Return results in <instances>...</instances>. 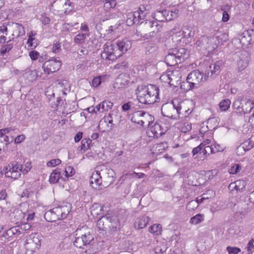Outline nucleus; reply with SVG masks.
I'll list each match as a JSON object with an SVG mask.
<instances>
[{"mask_svg":"<svg viewBox=\"0 0 254 254\" xmlns=\"http://www.w3.org/2000/svg\"><path fill=\"white\" fill-rule=\"evenodd\" d=\"M100 104V106H101V112L107 111L111 109L112 107L113 106V103L108 100H104Z\"/></svg>","mask_w":254,"mask_h":254,"instance_id":"c9c22d12","label":"nucleus"},{"mask_svg":"<svg viewBox=\"0 0 254 254\" xmlns=\"http://www.w3.org/2000/svg\"><path fill=\"white\" fill-rule=\"evenodd\" d=\"M189 56L185 48L172 49L170 50L165 56V61L168 66H174L184 62Z\"/></svg>","mask_w":254,"mask_h":254,"instance_id":"20e7f679","label":"nucleus"},{"mask_svg":"<svg viewBox=\"0 0 254 254\" xmlns=\"http://www.w3.org/2000/svg\"><path fill=\"white\" fill-rule=\"evenodd\" d=\"M220 67L218 63H215L209 65L205 71L204 80L207 79L209 76L214 78L216 75L220 72Z\"/></svg>","mask_w":254,"mask_h":254,"instance_id":"f3484780","label":"nucleus"},{"mask_svg":"<svg viewBox=\"0 0 254 254\" xmlns=\"http://www.w3.org/2000/svg\"><path fill=\"white\" fill-rule=\"evenodd\" d=\"M71 206L63 205L59 207L54 208L55 213L57 217H59V220L63 219L66 218L69 212L71 211Z\"/></svg>","mask_w":254,"mask_h":254,"instance_id":"2eb2a0df","label":"nucleus"},{"mask_svg":"<svg viewBox=\"0 0 254 254\" xmlns=\"http://www.w3.org/2000/svg\"><path fill=\"white\" fill-rule=\"evenodd\" d=\"M191 112L190 110H183L182 104L178 101H172L163 105L161 108V113L164 117L173 120H178L180 115L185 117L189 115Z\"/></svg>","mask_w":254,"mask_h":254,"instance_id":"7ed1b4c3","label":"nucleus"},{"mask_svg":"<svg viewBox=\"0 0 254 254\" xmlns=\"http://www.w3.org/2000/svg\"><path fill=\"white\" fill-rule=\"evenodd\" d=\"M8 28L7 26L3 25L0 27V43H3L6 41V37L4 34L7 35Z\"/></svg>","mask_w":254,"mask_h":254,"instance_id":"f704fd0d","label":"nucleus"},{"mask_svg":"<svg viewBox=\"0 0 254 254\" xmlns=\"http://www.w3.org/2000/svg\"><path fill=\"white\" fill-rule=\"evenodd\" d=\"M89 183L92 188L98 190H102L101 187H102L103 183L102 177L99 171H97L92 173L90 178Z\"/></svg>","mask_w":254,"mask_h":254,"instance_id":"ddd939ff","label":"nucleus"},{"mask_svg":"<svg viewBox=\"0 0 254 254\" xmlns=\"http://www.w3.org/2000/svg\"><path fill=\"white\" fill-rule=\"evenodd\" d=\"M86 37L85 34H78L75 36L74 41L76 44H81L84 42Z\"/></svg>","mask_w":254,"mask_h":254,"instance_id":"c03bdc74","label":"nucleus"},{"mask_svg":"<svg viewBox=\"0 0 254 254\" xmlns=\"http://www.w3.org/2000/svg\"><path fill=\"white\" fill-rule=\"evenodd\" d=\"M170 71H168L166 74H162L160 76V79L162 81H163L165 82L168 83V81H169V79H170Z\"/></svg>","mask_w":254,"mask_h":254,"instance_id":"0e129e2a","label":"nucleus"},{"mask_svg":"<svg viewBox=\"0 0 254 254\" xmlns=\"http://www.w3.org/2000/svg\"><path fill=\"white\" fill-rule=\"evenodd\" d=\"M154 118L148 113L142 111L135 112L133 117L131 118V121L137 123L138 124L143 126L145 124L149 125L152 122Z\"/></svg>","mask_w":254,"mask_h":254,"instance_id":"1a4fd4ad","label":"nucleus"},{"mask_svg":"<svg viewBox=\"0 0 254 254\" xmlns=\"http://www.w3.org/2000/svg\"><path fill=\"white\" fill-rule=\"evenodd\" d=\"M61 162V160L59 159H52L47 163V165L49 167H54L60 164Z\"/></svg>","mask_w":254,"mask_h":254,"instance_id":"603ef678","label":"nucleus"},{"mask_svg":"<svg viewBox=\"0 0 254 254\" xmlns=\"http://www.w3.org/2000/svg\"><path fill=\"white\" fill-rule=\"evenodd\" d=\"M203 214H197L190 218V223L191 224L197 225L203 221Z\"/></svg>","mask_w":254,"mask_h":254,"instance_id":"473e14b6","label":"nucleus"},{"mask_svg":"<svg viewBox=\"0 0 254 254\" xmlns=\"http://www.w3.org/2000/svg\"><path fill=\"white\" fill-rule=\"evenodd\" d=\"M147 14V12L144 11L140 7L138 10L134 11L132 14H131V16H132L133 21L134 22L136 20L137 21L144 19Z\"/></svg>","mask_w":254,"mask_h":254,"instance_id":"cd10ccee","label":"nucleus"},{"mask_svg":"<svg viewBox=\"0 0 254 254\" xmlns=\"http://www.w3.org/2000/svg\"><path fill=\"white\" fill-rule=\"evenodd\" d=\"M61 65V61L52 58L43 64L42 68L45 73L50 74L57 71L60 68Z\"/></svg>","mask_w":254,"mask_h":254,"instance_id":"9d476101","label":"nucleus"},{"mask_svg":"<svg viewBox=\"0 0 254 254\" xmlns=\"http://www.w3.org/2000/svg\"><path fill=\"white\" fill-rule=\"evenodd\" d=\"M203 74L199 70H194L190 72L187 78L189 87L187 90L197 88L201 82L203 81Z\"/></svg>","mask_w":254,"mask_h":254,"instance_id":"39448f33","label":"nucleus"},{"mask_svg":"<svg viewBox=\"0 0 254 254\" xmlns=\"http://www.w3.org/2000/svg\"><path fill=\"white\" fill-rule=\"evenodd\" d=\"M214 39L211 37L202 36L196 41V44L200 50H206L208 53H210L216 49Z\"/></svg>","mask_w":254,"mask_h":254,"instance_id":"0eeeda50","label":"nucleus"},{"mask_svg":"<svg viewBox=\"0 0 254 254\" xmlns=\"http://www.w3.org/2000/svg\"><path fill=\"white\" fill-rule=\"evenodd\" d=\"M25 138V136L23 134L18 135L14 139L15 144H19L22 142Z\"/></svg>","mask_w":254,"mask_h":254,"instance_id":"e2e57ef3","label":"nucleus"},{"mask_svg":"<svg viewBox=\"0 0 254 254\" xmlns=\"http://www.w3.org/2000/svg\"><path fill=\"white\" fill-rule=\"evenodd\" d=\"M137 99L143 104L151 105L159 102L160 98L159 88L153 84L141 86L136 90Z\"/></svg>","mask_w":254,"mask_h":254,"instance_id":"f03ea898","label":"nucleus"},{"mask_svg":"<svg viewBox=\"0 0 254 254\" xmlns=\"http://www.w3.org/2000/svg\"><path fill=\"white\" fill-rule=\"evenodd\" d=\"M212 39H215V43L216 44V48L218 46L222 45L224 42L228 40V35L225 33H223L217 31L215 34L214 37H212Z\"/></svg>","mask_w":254,"mask_h":254,"instance_id":"aec40b11","label":"nucleus"},{"mask_svg":"<svg viewBox=\"0 0 254 254\" xmlns=\"http://www.w3.org/2000/svg\"><path fill=\"white\" fill-rule=\"evenodd\" d=\"M179 10L175 9L174 11L169 10V13L167 14V21H171L178 17Z\"/></svg>","mask_w":254,"mask_h":254,"instance_id":"a18cd8bd","label":"nucleus"},{"mask_svg":"<svg viewBox=\"0 0 254 254\" xmlns=\"http://www.w3.org/2000/svg\"><path fill=\"white\" fill-rule=\"evenodd\" d=\"M108 216H104L98 219L97 222L96 227L98 231H106L107 225L109 224Z\"/></svg>","mask_w":254,"mask_h":254,"instance_id":"5701e85b","label":"nucleus"},{"mask_svg":"<svg viewBox=\"0 0 254 254\" xmlns=\"http://www.w3.org/2000/svg\"><path fill=\"white\" fill-rule=\"evenodd\" d=\"M166 129H163L161 125L156 123L151 127V132L154 137H159L164 134Z\"/></svg>","mask_w":254,"mask_h":254,"instance_id":"4be33fe9","label":"nucleus"},{"mask_svg":"<svg viewBox=\"0 0 254 254\" xmlns=\"http://www.w3.org/2000/svg\"><path fill=\"white\" fill-rule=\"evenodd\" d=\"M104 2V7L105 9L108 10L113 8L116 5V1L115 0H101Z\"/></svg>","mask_w":254,"mask_h":254,"instance_id":"4c0bfd02","label":"nucleus"},{"mask_svg":"<svg viewBox=\"0 0 254 254\" xmlns=\"http://www.w3.org/2000/svg\"><path fill=\"white\" fill-rule=\"evenodd\" d=\"M235 186L234 187L235 189L237 191H239L241 192L243 191V189L245 186V182L241 181H237L235 182Z\"/></svg>","mask_w":254,"mask_h":254,"instance_id":"49530a36","label":"nucleus"},{"mask_svg":"<svg viewBox=\"0 0 254 254\" xmlns=\"http://www.w3.org/2000/svg\"><path fill=\"white\" fill-rule=\"evenodd\" d=\"M226 249L229 254H237L241 251L240 249L237 247L228 246Z\"/></svg>","mask_w":254,"mask_h":254,"instance_id":"5fc2aeb1","label":"nucleus"},{"mask_svg":"<svg viewBox=\"0 0 254 254\" xmlns=\"http://www.w3.org/2000/svg\"><path fill=\"white\" fill-rule=\"evenodd\" d=\"M241 169V167L240 164H234L231 167L229 170V172L230 174H236Z\"/></svg>","mask_w":254,"mask_h":254,"instance_id":"09e8293b","label":"nucleus"},{"mask_svg":"<svg viewBox=\"0 0 254 254\" xmlns=\"http://www.w3.org/2000/svg\"><path fill=\"white\" fill-rule=\"evenodd\" d=\"M170 79L168 83L170 86L178 87L181 83V73L179 70L170 71Z\"/></svg>","mask_w":254,"mask_h":254,"instance_id":"dca6fc26","label":"nucleus"},{"mask_svg":"<svg viewBox=\"0 0 254 254\" xmlns=\"http://www.w3.org/2000/svg\"><path fill=\"white\" fill-rule=\"evenodd\" d=\"M134 108V104L132 102H128L124 104L122 106V109L124 112H127L129 110H132Z\"/></svg>","mask_w":254,"mask_h":254,"instance_id":"de8ad7c7","label":"nucleus"},{"mask_svg":"<svg viewBox=\"0 0 254 254\" xmlns=\"http://www.w3.org/2000/svg\"><path fill=\"white\" fill-rule=\"evenodd\" d=\"M198 206V200L190 201L187 205L186 208L189 211L195 210Z\"/></svg>","mask_w":254,"mask_h":254,"instance_id":"37998d69","label":"nucleus"},{"mask_svg":"<svg viewBox=\"0 0 254 254\" xmlns=\"http://www.w3.org/2000/svg\"><path fill=\"white\" fill-rule=\"evenodd\" d=\"M157 47L155 45L149 44L146 48V53L148 54H152L156 51Z\"/></svg>","mask_w":254,"mask_h":254,"instance_id":"6e6d98bb","label":"nucleus"},{"mask_svg":"<svg viewBox=\"0 0 254 254\" xmlns=\"http://www.w3.org/2000/svg\"><path fill=\"white\" fill-rule=\"evenodd\" d=\"M153 18L155 19V21L158 22L165 21V18L163 17L161 10L156 11L154 13Z\"/></svg>","mask_w":254,"mask_h":254,"instance_id":"79ce46f5","label":"nucleus"},{"mask_svg":"<svg viewBox=\"0 0 254 254\" xmlns=\"http://www.w3.org/2000/svg\"><path fill=\"white\" fill-rule=\"evenodd\" d=\"M29 55L32 61H35L39 57V53L36 51H31L29 52Z\"/></svg>","mask_w":254,"mask_h":254,"instance_id":"13d9d810","label":"nucleus"},{"mask_svg":"<svg viewBox=\"0 0 254 254\" xmlns=\"http://www.w3.org/2000/svg\"><path fill=\"white\" fill-rule=\"evenodd\" d=\"M101 83V79L100 76L95 77L92 80V86L94 87H97Z\"/></svg>","mask_w":254,"mask_h":254,"instance_id":"bf43d9fd","label":"nucleus"},{"mask_svg":"<svg viewBox=\"0 0 254 254\" xmlns=\"http://www.w3.org/2000/svg\"><path fill=\"white\" fill-rule=\"evenodd\" d=\"M221 10L223 11V15L222 20L223 22H227L230 18V16L228 13L224 9L222 8Z\"/></svg>","mask_w":254,"mask_h":254,"instance_id":"052dcab7","label":"nucleus"},{"mask_svg":"<svg viewBox=\"0 0 254 254\" xmlns=\"http://www.w3.org/2000/svg\"><path fill=\"white\" fill-rule=\"evenodd\" d=\"M28 39L27 40V44L31 47H34V48H36V46L38 45L37 43H36V45H34L33 41H35L36 39L32 37L31 35H28Z\"/></svg>","mask_w":254,"mask_h":254,"instance_id":"4d7b16f0","label":"nucleus"},{"mask_svg":"<svg viewBox=\"0 0 254 254\" xmlns=\"http://www.w3.org/2000/svg\"><path fill=\"white\" fill-rule=\"evenodd\" d=\"M61 51L60 43H56L53 46L52 51L55 53H59Z\"/></svg>","mask_w":254,"mask_h":254,"instance_id":"774afa93","label":"nucleus"},{"mask_svg":"<svg viewBox=\"0 0 254 254\" xmlns=\"http://www.w3.org/2000/svg\"><path fill=\"white\" fill-rule=\"evenodd\" d=\"M119 224V221L118 219L116 217H113V220H112L111 229L115 230L117 228Z\"/></svg>","mask_w":254,"mask_h":254,"instance_id":"338daca9","label":"nucleus"},{"mask_svg":"<svg viewBox=\"0 0 254 254\" xmlns=\"http://www.w3.org/2000/svg\"><path fill=\"white\" fill-rule=\"evenodd\" d=\"M161 29L162 26L158 24L157 21H153V24H152V26H151V28H150L149 32L148 33H144L143 34L142 33H141L140 34V36L141 37L144 38L145 39H148L150 37H153L154 35H155L159 31H160Z\"/></svg>","mask_w":254,"mask_h":254,"instance_id":"a211bd4d","label":"nucleus"},{"mask_svg":"<svg viewBox=\"0 0 254 254\" xmlns=\"http://www.w3.org/2000/svg\"><path fill=\"white\" fill-rule=\"evenodd\" d=\"M77 233L75 234V240L73 245L76 247L80 249H84V247H88L92 245L94 243V237L90 232L81 234V236H77Z\"/></svg>","mask_w":254,"mask_h":254,"instance_id":"423d86ee","label":"nucleus"},{"mask_svg":"<svg viewBox=\"0 0 254 254\" xmlns=\"http://www.w3.org/2000/svg\"><path fill=\"white\" fill-rule=\"evenodd\" d=\"M65 176L66 178L72 176L75 173L74 169L71 166H67L65 168Z\"/></svg>","mask_w":254,"mask_h":254,"instance_id":"3c124183","label":"nucleus"},{"mask_svg":"<svg viewBox=\"0 0 254 254\" xmlns=\"http://www.w3.org/2000/svg\"><path fill=\"white\" fill-rule=\"evenodd\" d=\"M21 234L20 228L19 226L13 227L6 231L0 237L1 240H13V236H18Z\"/></svg>","mask_w":254,"mask_h":254,"instance_id":"4468645a","label":"nucleus"},{"mask_svg":"<svg viewBox=\"0 0 254 254\" xmlns=\"http://www.w3.org/2000/svg\"><path fill=\"white\" fill-rule=\"evenodd\" d=\"M182 35L184 38L190 39L188 41L190 42L194 37V31L191 27L186 26L184 28Z\"/></svg>","mask_w":254,"mask_h":254,"instance_id":"c85d7f7f","label":"nucleus"},{"mask_svg":"<svg viewBox=\"0 0 254 254\" xmlns=\"http://www.w3.org/2000/svg\"><path fill=\"white\" fill-rule=\"evenodd\" d=\"M45 219L48 222H55L57 220H59V217H57L55 213L54 209L47 211L44 215Z\"/></svg>","mask_w":254,"mask_h":254,"instance_id":"c756f323","label":"nucleus"},{"mask_svg":"<svg viewBox=\"0 0 254 254\" xmlns=\"http://www.w3.org/2000/svg\"><path fill=\"white\" fill-rule=\"evenodd\" d=\"M153 24V21L150 20H145L140 22V28L142 29V31H139L138 33V35L140 36V34L142 33H148L151 26Z\"/></svg>","mask_w":254,"mask_h":254,"instance_id":"b1692460","label":"nucleus"},{"mask_svg":"<svg viewBox=\"0 0 254 254\" xmlns=\"http://www.w3.org/2000/svg\"><path fill=\"white\" fill-rule=\"evenodd\" d=\"M149 231L154 235H159L161 234L162 226L159 224H154L149 228Z\"/></svg>","mask_w":254,"mask_h":254,"instance_id":"2f4dec72","label":"nucleus"},{"mask_svg":"<svg viewBox=\"0 0 254 254\" xmlns=\"http://www.w3.org/2000/svg\"><path fill=\"white\" fill-rule=\"evenodd\" d=\"M11 131H13L12 129L10 128H5L0 129V141L1 142H5L6 145H7L11 142L13 140V136H9L5 134L6 133H9Z\"/></svg>","mask_w":254,"mask_h":254,"instance_id":"6ab92c4d","label":"nucleus"},{"mask_svg":"<svg viewBox=\"0 0 254 254\" xmlns=\"http://www.w3.org/2000/svg\"><path fill=\"white\" fill-rule=\"evenodd\" d=\"M108 176L105 179V181L104 183H103V185H102V187H101V189H103L105 188L111 184H112L115 181V172L113 169H109L108 170L107 172Z\"/></svg>","mask_w":254,"mask_h":254,"instance_id":"412c9836","label":"nucleus"},{"mask_svg":"<svg viewBox=\"0 0 254 254\" xmlns=\"http://www.w3.org/2000/svg\"><path fill=\"white\" fill-rule=\"evenodd\" d=\"M24 246L26 250H30L32 252L34 251L36 249H38L36 246L33 245L32 241H29V240L25 244Z\"/></svg>","mask_w":254,"mask_h":254,"instance_id":"864d4df0","label":"nucleus"},{"mask_svg":"<svg viewBox=\"0 0 254 254\" xmlns=\"http://www.w3.org/2000/svg\"><path fill=\"white\" fill-rule=\"evenodd\" d=\"M239 40L242 46H248L254 42V30L249 29L244 31L240 35Z\"/></svg>","mask_w":254,"mask_h":254,"instance_id":"f8f14e48","label":"nucleus"},{"mask_svg":"<svg viewBox=\"0 0 254 254\" xmlns=\"http://www.w3.org/2000/svg\"><path fill=\"white\" fill-rule=\"evenodd\" d=\"M231 101L228 99L222 100L219 104V108L221 110L225 111L227 110L230 106Z\"/></svg>","mask_w":254,"mask_h":254,"instance_id":"58836bf2","label":"nucleus"},{"mask_svg":"<svg viewBox=\"0 0 254 254\" xmlns=\"http://www.w3.org/2000/svg\"><path fill=\"white\" fill-rule=\"evenodd\" d=\"M63 2L65 8V13H68L73 9V5L69 0H63Z\"/></svg>","mask_w":254,"mask_h":254,"instance_id":"8fccbe9b","label":"nucleus"},{"mask_svg":"<svg viewBox=\"0 0 254 254\" xmlns=\"http://www.w3.org/2000/svg\"><path fill=\"white\" fill-rule=\"evenodd\" d=\"M92 141L90 139L84 138L81 140V145L78 148L79 151H83V152L87 150L90 148V144Z\"/></svg>","mask_w":254,"mask_h":254,"instance_id":"7c9ffc66","label":"nucleus"},{"mask_svg":"<svg viewBox=\"0 0 254 254\" xmlns=\"http://www.w3.org/2000/svg\"><path fill=\"white\" fill-rule=\"evenodd\" d=\"M243 102H244V104L243 103V106L244 107V114H245L250 112L253 109L254 106H252V103H251V101L250 100H245Z\"/></svg>","mask_w":254,"mask_h":254,"instance_id":"ea45409f","label":"nucleus"},{"mask_svg":"<svg viewBox=\"0 0 254 254\" xmlns=\"http://www.w3.org/2000/svg\"><path fill=\"white\" fill-rule=\"evenodd\" d=\"M22 168L23 167L21 164H19L16 162H13L7 167H6L3 171H4L6 177L11 178L15 180L20 176Z\"/></svg>","mask_w":254,"mask_h":254,"instance_id":"6e6552de","label":"nucleus"},{"mask_svg":"<svg viewBox=\"0 0 254 254\" xmlns=\"http://www.w3.org/2000/svg\"><path fill=\"white\" fill-rule=\"evenodd\" d=\"M61 169L57 168L51 174L49 178V182L51 184H56L58 182L61 178Z\"/></svg>","mask_w":254,"mask_h":254,"instance_id":"bb28decb","label":"nucleus"},{"mask_svg":"<svg viewBox=\"0 0 254 254\" xmlns=\"http://www.w3.org/2000/svg\"><path fill=\"white\" fill-rule=\"evenodd\" d=\"M29 241H32L33 242V245L36 246L37 248L40 246L41 242L38 237H34L32 239L29 240Z\"/></svg>","mask_w":254,"mask_h":254,"instance_id":"680f3d73","label":"nucleus"},{"mask_svg":"<svg viewBox=\"0 0 254 254\" xmlns=\"http://www.w3.org/2000/svg\"><path fill=\"white\" fill-rule=\"evenodd\" d=\"M205 144L204 143H201L196 147L194 148L192 150V153L193 154V156L198 154L199 157L200 156H203L202 153H201L203 148L204 147Z\"/></svg>","mask_w":254,"mask_h":254,"instance_id":"a19ab883","label":"nucleus"},{"mask_svg":"<svg viewBox=\"0 0 254 254\" xmlns=\"http://www.w3.org/2000/svg\"><path fill=\"white\" fill-rule=\"evenodd\" d=\"M213 145L211 146H204V147L202 149L201 153H202L203 156H200L198 157L200 159L203 160L204 158H206L205 155L208 154V155L210 154L214 153V151L213 150Z\"/></svg>","mask_w":254,"mask_h":254,"instance_id":"72a5a7b5","label":"nucleus"},{"mask_svg":"<svg viewBox=\"0 0 254 254\" xmlns=\"http://www.w3.org/2000/svg\"><path fill=\"white\" fill-rule=\"evenodd\" d=\"M12 39H10L7 41V44L2 47L0 50L1 55H4L8 52L13 47V45L11 43Z\"/></svg>","mask_w":254,"mask_h":254,"instance_id":"e433bc0d","label":"nucleus"},{"mask_svg":"<svg viewBox=\"0 0 254 254\" xmlns=\"http://www.w3.org/2000/svg\"><path fill=\"white\" fill-rule=\"evenodd\" d=\"M131 41L127 39L118 40L116 42L106 43L101 54L102 59L114 61L121 57L131 48Z\"/></svg>","mask_w":254,"mask_h":254,"instance_id":"f257e3e1","label":"nucleus"},{"mask_svg":"<svg viewBox=\"0 0 254 254\" xmlns=\"http://www.w3.org/2000/svg\"><path fill=\"white\" fill-rule=\"evenodd\" d=\"M249 58L245 54L241 55L240 60L238 61V68L239 71H242L246 68L249 64Z\"/></svg>","mask_w":254,"mask_h":254,"instance_id":"a878e982","label":"nucleus"},{"mask_svg":"<svg viewBox=\"0 0 254 254\" xmlns=\"http://www.w3.org/2000/svg\"><path fill=\"white\" fill-rule=\"evenodd\" d=\"M6 26L12 32V40H13L14 38H18L25 35L24 28L21 24L11 22L8 23Z\"/></svg>","mask_w":254,"mask_h":254,"instance_id":"9b49d317","label":"nucleus"},{"mask_svg":"<svg viewBox=\"0 0 254 254\" xmlns=\"http://www.w3.org/2000/svg\"><path fill=\"white\" fill-rule=\"evenodd\" d=\"M212 145L213 147V150L214 151V153L219 151H222L224 150V148L219 144H214Z\"/></svg>","mask_w":254,"mask_h":254,"instance_id":"69168bd1","label":"nucleus"},{"mask_svg":"<svg viewBox=\"0 0 254 254\" xmlns=\"http://www.w3.org/2000/svg\"><path fill=\"white\" fill-rule=\"evenodd\" d=\"M149 221V218L147 216L138 217L135 222V227L137 229H142L145 227Z\"/></svg>","mask_w":254,"mask_h":254,"instance_id":"393cba45","label":"nucleus"}]
</instances>
